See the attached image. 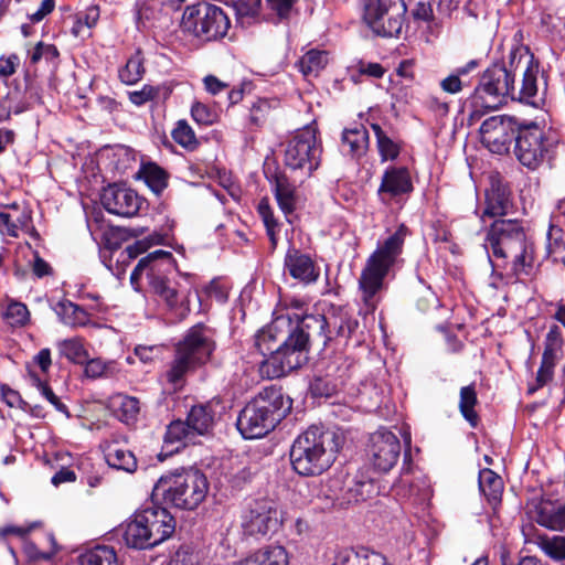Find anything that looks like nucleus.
I'll return each mask as SVG.
<instances>
[{"label":"nucleus","mask_w":565,"mask_h":565,"mask_svg":"<svg viewBox=\"0 0 565 565\" xmlns=\"http://www.w3.org/2000/svg\"><path fill=\"white\" fill-rule=\"evenodd\" d=\"M563 344L564 338L562 330L558 326L553 324L545 337L544 352L540 369L536 373L535 386L529 388L530 393L542 388L552 381L556 362L562 356Z\"/></svg>","instance_id":"6ab92c4d"},{"label":"nucleus","mask_w":565,"mask_h":565,"mask_svg":"<svg viewBox=\"0 0 565 565\" xmlns=\"http://www.w3.org/2000/svg\"><path fill=\"white\" fill-rule=\"evenodd\" d=\"M257 212L260 216L269 238L271 249H275L278 244V234L280 232V223L274 215L273 209L269 205L268 199H262L257 204Z\"/></svg>","instance_id":"ea45409f"},{"label":"nucleus","mask_w":565,"mask_h":565,"mask_svg":"<svg viewBox=\"0 0 565 565\" xmlns=\"http://www.w3.org/2000/svg\"><path fill=\"white\" fill-rule=\"evenodd\" d=\"M25 232L38 237L32 225V212L25 203H12L0 211V233L11 237H18L19 232Z\"/></svg>","instance_id":"412c9836"},{"label":"nucleus","mask_w":565,"mask_h":565,"mask_svg":"<svg viewBox=\"0 0 565 565\" xmlns=\"http://www.w3.org/2000/svg\"><path fill=\"white\" fill-rule=\"evenodd\" d=\"M301 322L302 329L308 331L309 338L312 334H318L326 335L328 339L335 335L348 340L356 334L360 327L359 321L344 308L333 310L329 317L303 316Z\"/></svg>","instance_id":"2eb2a0df"},{"label":"nucleus","mask_w":565,"mask_h":565,"mask_svg":"<svg viewBox=\"0 0 565 565\" xmlns=\"http://www.w3.org/2000/svg\"><path fill=\"white\" fill-rule=\"evenodd\" d=\"M139 174L157 195H160L168 186L169 174L157 163L148 162L142 164Z\"/></svg>","instance_id":"c9c22d12"},{"label":"nucleus","mask_w":565,"mask_h":565,"mask_svg":"<svg viewBox=\"0 0 565 565\" xmlns=\"http://www.w3.org/2000/svg\"><path fill=\"white\" fill-rule=\"evenodd\" d=\"M430 227L433 231L430 233V236L434 242H447L448 241L450 233H449L445 216L439 217L436 221H433Z\"/></svg>","instance_id":"e2e57ef3"},{"label":"nucleus","mask_w":565,"mask_h":565,"mask_svg":"<svg viewBox=\"0 0 565 565\" xmlns=\"http://www.w3.org/2000/svg\"><path fill=\"white\" fill-rule=\"evenodd\" d=\"M78 565H118L113 547L98 545L78 556Z\"/></svg>","instance_id":"4c0bfd02"},{"label":"nucleus","mask_w":565,"mask_h":565,"mask_svg":"<svg viewBox=\"0 0 565 565\" xmlns=\"http://www.w3.org/2000/svg\"><path fill=\"white\" fill-rule=\"evenodd\" d=\"M284 273L308 286L319 279L320 267L310 254L289 246L284 258Z\"/></svg>","instance_id":"aec40b11"},{"label":"nucleus","mask_w":565,"mask_h":565,"mask_svg":"<svg viewBox=\"0 0 565 565\" xmlns=\"http://www.w3.org/2000/svg\"><path fill=\"white\" fill-rule=\"evenodd\" d=\"M160 93L159 86H152V85H143L141 89L134 90L129 93V100L136 105L141 106L148 102L154 100L158 98Z\"/></svg>","instance_id":"6e6d98bb"},{"label":"nucleus","mask_w":565,"mask_h":565,"mask_svg":"<svg viewBox=\"0 0 565 565\" xmlns=\"http://www.w3.org/2000/svg\"><path fill=\"white\" fill-rule=\"evenodd\" d=\"M329 56L327 51L310 50L299 61V70L305 76H318L327 66Z\"/></svg>","instance_id":"a19ab883"},{"label":"nucleus","mask_w":565,"mask_h":565,"mask_svg":"<svg viewBox=\"0 0 565 565\" xmlns=\"http://www.w3.org/2000/svg\"><path fill=\"white\" fill-rule=\"evenodd\" d=\"M401 450L399 438L391 430L380 428L370 436L367 455L379 471H390L398 461Z\"/></svg>","instance_id":"f3484780"},{"label":"nucleus","mask_w":565,"mask_h":565,"mask_svg":"<svg viewBox=\"0 0 565 565\" xmlns=\"http://www.w3.org/2000/svg\"><path fill=\"white\" fill-rule=\"evenodd\" d=\"M478 484L480 492L492 507L501 502L503 480L493 470L484 468L479 471Z\"/></svg>","instance_id":"c756f323"},{"label":"nucleus","mask_w":565,"mask_h":565,"mask_svg":"<svg viewBox=\"0 0 565 565\" xmlns=\"http://www.w3.org/2000/svg\"><path fill=\"white\" fill-rule=\"evenodd\" d=\"M20 64L19 56L17 54H10L9 56L0 57V78H7L13 75L17 67Z\"/></svg>","instance_id":"69168bd1"},{"label":"nucleus","mask_w":565,"mask_h":565,"mask_svg":"<svg viewBox=\"0 0 565 565\" xmlns=\"http://www.w3.org/2000/svg\"><path fill=\"white\" fill-rule=\"evenodd\" d=\"M412 180L408 170L403 167H390L382 177L379 195L382 200H385V196L391 199L407 193L412 191Z\"/></svg>","instance_id":"5701e85b"},{"label":"nucleus","mask_w":565,"mask_h":565,"mask_svg":"<svg viewBox=\"0 0 565 565\" xmlns=\"http://www.w3.org/2000/svg\"><path fill=\"white\" fill-rule=\"evenodd\" d=\"M315 126H306L298 130L287 142L284 161L286 167L310 177L321 162L322 146Z\"/></svg>","instance_id":"9b49d317"},{"label":"nucleus","mask_w":565,"mask_h":565,"mask_svg":"<svg viewBox=\"0 0 565 565\" xmlns=\"http://www.w3.org/2000/svg\"><path fill=\"white\" fill-rule=\"evenodd\" d=\"M341 359H337L331 365L328 366L326 379L316 377L313 380L310 386L313 395L331 396L333 393L337 392L339 384L343 383V379L348 370V367H345L341 373L338 374V362Z\"/></svg>","instance_id":"7c9ffc66"},{"label":"nucleus","mask_w":565,"mask_h":565,"mask_svg":"<svg viewBox=\"0 0 565 565\" xmlns=\"http://www.w3.org/2000/svg\"><path fill=\"white\" fill-rule=\"evenodd\" d=\"M233 565H289V558L285 547L268 545L247 554Z\"/></svg>","instance_id":"393cba45"},{"label":"nucleus","mask_w":565,"mask_h":565,"mask_svg":"<svg viewBox=\"0 0 565 565\" xmlns=\"http://www.w3.org/2000/svg\"><path fill=\"white\" fill-rule=\"evenodd\" d=\"M521 127L522 125L513 117L492 116L486 119L480 127L481 142L491 152L502 154L508 152Z\"/></svg>","instance_id":"dca6fc26"},{"label":"nucleus","mask_w":565,"mask_h":565,"mask_svg":"<svg viewBox=\"0 0 565 565\" xmlns=\"http://www.w3.org/2000/svg\"><path fill=\"white\" fill-rule=\"evenodd\" d=\"M467 86L466 79L457 77L454 73L440 81V88L448 94H457Z\"/></svg>","instance_id":"0e129e2a"},{"label":"nucleus","mask_w":565,"mask_h":565,"mask_svg":"<svg viewBox=\"0 0 565 565\" xmlns=\"http://www.w3.org/2000/svg\"><path fill=\"white\" fill-rule=\"evenodd\" d=\"M262 0H237L235 10L238 17H254L260 9Z\"/></svg>","instance_id":"680f3d73"},{"label":"nucleus","mask_w":565,"mask_h":565,"mask_svg":"<svg viewBox=\"0 0 565 565\" xmlns=\"http://www.w3.org/2000/svg\"><path fill=\"white\" fill-rule=\"evenodd\" d=\"M341 445L335 430L312 425L294 440L289 451L291 467L300 476L321 475L334 462Z\"/></svg>","instance_id":"20e7f679"},{"label":"nucleus","mask_w":565,"mask_h":565,"mask_svg":"<svg viewBox=\"0 0 565 565\" xmlns=\"http://www.w3.org/2000/svg\"><path fill=\"white\" fill-rule=\"evenodd\" d=\"M333 565H390L386 558L375 552L345 550L338 553Z\"/></svg>","instance_id":"473e14b6"},{"label":"nucleus","mask_w":565,"mask_h":565,"mask_svg":"<svg viewBox=\"0 0 565 565\" xmlns=\"http://www.w3.org/2000/svg\"><path fill=\"white\" fill-rule=\"evenodd\" d=\"M292 402L281 388L266 387L239 413L237 429L245 439L262 438L290 412Z\"/></svg>","instance_id":"423d86ee"},{"label":"nucleus","mask_w":565,"mask_h":565,"mask_svg":"<svg viewBox=\"0 0 565 565\" xmlns=\"http://www.w3.org/2000/svg\"><path fill=\"white\" fill-rule=\"evenodd\" d=\"M173 140L189 151L195 150L200 142L191 126L185 120H179L171 132Z\"/></svg>","instance_id":"09e8293b"},{"label":"nucleus","mask_w":565,"mask_h":565,"mask_svg":"<svg viewBox=\"0 0 565 565\" xmlns=\"http://www.w3.org/2000/svg\"><path fill=\"white\" fill-rule=\"evenodd\" d=\"M143 56L140 50H137L119 68L118 76L121 83L134 85L138 83L145 74Z\"/></svg>","instance_id":"58836bf2"},{"label":"nucleus","mask_w":565,"mask_h":565,"mask_svg":"<svg viewBox=\"0 0 565 565\" xmlns=\"http://www.w3.org/2000/svg\"><path fill=\"white\" fill-rule=\"evenodd\" d=\"M282 524L277 504L269 499L255 500L242 514L241 526L245 535L265 537L273 535Z\"/></svg>","instance_id":"4468645a"},{"label":"nucleus","mask_w":565,"mask_h":565,"mask_svg":"<svg viewBox=\"0 0 565 565\" xmlns=\"http://www.w3.org/2000/svg\"><path fill=\"white\" fill-rule=\"evenodd\" d=\"M209 482L198 469H182L162 476L153 487V495L179 509L193 510L205 499Z\"/></svg>","instance_id":"6e6552de"},{"label":"nucleus","mask_w":565,"mask_h":565,"mask_svg":"<svg viewBox=\"0 0 565 565\" xmlns=\"http://www.w3.org/2000/svg\"><path fill=\"white\" fill-rule=\"evenodd\" d=\"M205 292L210 298H214L218 302H225L227 299V291L225 287L216 279H213L205 287Z\"/></svg>","instance_id":"774afa93"},{"label":"nucleus","mask_w":565,"mask_h":565,"mask_svg":"<svg viewBox=\"0 0 565 565\" xmlns=\"http://www.w3.org/2000/svg\"><path fill=\"white\" fill-rule=\"evenodd\" d=\"M487 206L483 214L490 217L503 216L508 213L511 202L509 192L500 185H492L486 195Z\"/></svg>","instance_id":"72a5a7b5"},{"label":"nucleus","mask_w":565,"mask_h":565,"mask_svg":"<svg viewBox=\"0 0 565 565\" xmlns=\"http://www.w3.org/2000/svg\"><path fill=\"white\" fill-rule=\"evenodd\" d=\"M271 105L267 99H258L250 108V122L255 126H262L270 113Z\"/></svg>","instance_id":"4d7b16f0"},{"label":"nucleus","mask_w":565,"mask_h":565,"mask_svg":"<svg viewBox=\"0 0 565 565\" xmlns=\"http://www.w3.org/2000/svg\"><path fill=\"white\" fill-rule=\"evenodd\" d=\"M174 271L175 260L172 253L157 249L138 262L130 275V281L136 285L145 276L151 290L167 308L178 318H184L190 312V288L171 281Z\"/></svg>","instance_id":"7ed1b4c3"},{"label":"nucleus","mask_w":565,"mask_h":565,"mask_svg":"<svg viewBox=\"0 0 565 565\" xmlns=\"http://www.w3.org/2000/svg\"><path fill=\"white\" fill-rule=\"evenodd\" d=\"M539 64L529 58L526 61L525 70L523 71L522 85L519 90L515 89V98L521 103L527 104L533 107H540L542 98L537 95V74Z\"/></svg>","instance_id":"b1692460"},{"label":"nucleus","mask_w":565,"mask_h":565,"mask_svg":"<svg viewBox=\"0 0 565 565\" xmlns=\"http://www.w3.org/2000/svg\"><path fill=\"white\" fill-rule=\"evenodd\" d=\"M514 153L520 163L530 170L537 169L554 153V142L535 122L522 125L515 137Z\"/></svg>","instance_id":"f8f14e48"},{"label":"nucleus","mask_w":565,"mask_h":565,"mask_svg":"<svg viewBox=\"0 0 565 565\" xmlns=\"http://www.w3.org/2000/svg\"><path fill=\"white\" fill-rule=\"evenodd\" d=\"M100 202L109 213L131 217L140 210L142 200L132 189L114 183L104 188Z\"/></svg>","instance_id":"a211bd4d"},{"label":"nucleus","mask_w":565,"mask_h":565,"mask_svg":"<svg viewBox=\"0 0 565 565\" xmlns=\"http://www.w3.org/2000/svg\"><path fill=\"white\" fill-rule=\"evenodd\" d=\"M231 22L224 10L215 4L200 2L185 9L181 26L183 31L200 42L223 39Z\"/></svg>","instance_id":"9d476101"},{"label":"nucleus","mask_w":565,"mask_h":565,"mask_svg":"<svg viewBox=\"0 0 565 565\" xmlns=\"http://www.w3.org/2000/svg\"><path fill=\"white\" fill-rule=\"evenodd\" d=\"M477 392L473 384L461 387L459 409L463 418L472 426L476 427L479 420L478 414L475 411L477 405Z\"/></svg>","instance_id":"79ce46f5"},{"label":"nucleus","mask_w":565,"mask_h":565,"mask_svg":"<svg viewBox=\"0 0 565 565\" xmlns=\"http://www.w3.org/2000/svg\"><path fill=\"white\" fill-rule=\"evenodd\" d=\"M435 0H430L426 8V35L430 34L437 38L441 30V22L433 15V6Z\"/></svg>","instance_id":"338daca9"},{"label":"nucleus","mask_w":565,"mask_h":565,"mask_svg":"<svg viewBox=\"0 0 565 565\" xmlns=\"http://www.w3.org/2000/svg\"><path fill=\"white\" fill-rule=\"evenodd\" d=\"M108 408L120 422L131 424L138 418L140 403L136 397L117 393L109 397Z\"/></svg>","instance_id":"bb28decb"},{"label":"nucleus","mask_w":565,"mask_h":565,"mask_svg":"<svg viewBox=\"0 0 565 565\" xmlns=\"http://www.w3.org/2000/svg\"><path fill=\"white\" fill-rule=\"evenodd\" d=\"M104 454L109 467L130 473L136 471L137 459L135 455L117 443L113 441L107 444L104 448Z\"/></svg>","instance_id":"c85d7f7f"},{"label":"nucleus","mask_w":565,"mask_h":565,"mask_svg":"<svg viewBox=\"0 0 565 565\" xmlns=\"http://www.w3.org/2000/svg\"><path fill=\"white\" fill-rule=\"evenodd\" d=\"M124 540L128 546L134 548L142 550L153 546L140 511L126 525Z\"/></svg>","instance_id":"2f4dec72"},{"label":"nucleus","mask_w":565,"mask_h":565,"mask_svg":"<svg viewBox=\"0 0 565 565\" xmlns=\"http://www.w3.org/2000/svg\"><path fill=\"white\" fill-rule=\"evenodd\" d=\"M196 435L190 427L188 420H174L172 422L166 431L164 443L166 444H177L181 443L186 445L188 443H192Z\"/></svg>","instance_id":"c03bdc74"},{"label":"nucleus","mask_w":565,"mask_h":565,"mask_svg":"<svg viewBox=\"0 0 565 565\" xmlns=\"http://www.w3.org/2000/svg\"><path fill=\"white\" fill-rule=\"evenodd\" d=\"M296 318L291 327V317L281 315L255 335L254 347L263 356L258 363L263 379H278L307 361L309 333L302 329L301 318Z\"/></svg>","instance_id":"f03ea898"},{"label":"nucleus","mask_w":565,"mask_h":565,"mask_svg":"<svg viewBox=\"0 0 565 565\" xmlns=\"http://www.w3.org/2000/svg\"><path fill=\"white\" fill-rule=\"evenodd\" d=\"M275 198L285 214H289L295 210V188L286 179L276 180Z\"/></svg>","instance_id":"49530a36"},{"label":"nucleus","mask_w":565,"mask_h":565,"mask_svg":"<svg viewBox=\"0 0 565 565\" xmlns=\"http://www.w3.org/2000/svg\"><path fill=\"white\" fill-rule=\"evenodd\" d=\"M163 348L161 345H137L135 348V355L139 360L147 364L151 363L157 359H160Z\"/></svg>","instance_id":"bf43d9fd"},{"label":"nucleus","mask_w":565,"mask_h":565,"mask_svg":"<svg viewBox=\"0 0 565 565\" xmlns=\"http://www.w3.org/2000/svg\"><path fill=\"white\" fill-rule=\"evenodd\" d=\"M3 319L12 328H22L30 321V311L24 303L11 301L3 311Z\"/></svg>","instance_id":"8fccbe9b"},{"label":"nucleus","mask_w":565,"mask_h":565,"mask_svg":"<svg viewBox=\"0 0 565 565\" xmlns=\"http://www.w3.org/2000/svg\"><path fill=\"white\" fill-rule=\"evenodd\" d=\"M29 375L32 384L39 390L41 395L45 397L57 412L65 414L68 417L70 413L67 406L61 402V399L53 393L51 387L45 382H43L33 371L29 370Z\"/></svg>","instance_id":"3c124183"},{"label":"nucleus","mask_w":565,"mask_h":565,"mask_svg":"<svg viewBox=\"0 0 565 565\" xmlns=\"http://www.w3.org/2000/svg\"><path fill=\"white\" fill-rule=\"evenodd\" d=\"M214 338V330L203 323L189 329L177 345L174 360L167 372L168 381L177 385L188 372L205 364L216 348Z\"/></svg>","instance_id":"1a4fd4ad"},{"label":"nucleus","mask_w":565,"mask_h":565,"mask_svg":"<svg viewBox=\"0 0 565 565\" xmlns=\"http://www.w3.org/2000/svg\"><path fill=\"white\" fill-rule=\"evenodd\" d=\"M140 512L153 546L162 543L174 532L175 521L167 509L150 505Z\"/></svg>","instance_id":"4be33fe9"},{"label":"nucleus","mask_w":565,"mask_h":565,"mask_svg":"<svg viewBox=\"0 0 565 565\" xmlns=\"http://www.w3.org/2000/svg\"><path fill=\"white\" fill-rule=\"evenodd\" d=\"M376 137L377 150L382 161L395 160L401 151V145L393 139L379 124L371 125Z\"/></svg>","instance_id":"e433bc0d"},{"label":"nucleus","mask_w":565,"mask_h":565,"mask_svg":"<svg viewBox=\"0 0 565 565\" xmlns=\"http://www.w3.org/2000/svg\"><path fill=\"white\" fill-rule=\"evenodd\" d=\"M406 7L402 0H365L363 19L380 36H398L404 24Z\"/></svg>","instance_id":"ddd939ff"},{"label":"nucleus","mask_w":565,"mask_h":565,"mask_svg":"<svg viewBox=\"0 0 565 565\" xmlns=\"http://www.w3.org/2000/svg\"><path fill=\"white\" fill-rule=\"evenodd\" d=\"M186 420L195 435L207 434L214 424V411L212 405L204 404L193 406Z\"/></svg>","instance_id":"f704fd0d"},{"label":"nucleus","mask_w":565,"mask_h":565,"mask_svg":"<svg viewBox=\"0 0 565 565\" xmlns=\"http://www.w3.org/2000/svg\"><path fill=\"white\" fill-rule=\"evenodd\" d=\"M58 349L61 354L73 363L83 364L88 358L84 341L81 338L63 340L58 343Z\"/></svg>","instance_id":"a18cd8bd"},{"label":"nucleus","mask_w":565,"mask_h":565,"mask_svg":"<svg viewBox=\"0 0 565 565\" xmlns=\"http://www.w3.org/2000/svg\"><path fill=\"white\" fill-rule=\"evenodd\" d=\"M355 68L359 74L373 78H381L386 72V70L380 63L367 62L364 60H360L356 63Z\"/></svg>","instance_id":"052dcab7"},{"label":"nucleus","mask_w":565,"mask_h":565,"mask_svg":"<svg viewBox=\"0 0 565 565\" xmlns=\"http://www.w3.org/2000/svg\"><path fill=\"white\" fill-rule=\"evenodd\" d=\"M537 522L550 530H565V503L557 508L542 507L537 513Z\"/></svg>","instance_id":"37998d69"},{"label":"nucleus","mask_w":565,"mask_h":565,"mask_svg":"<svg viewBox=\"0 0 565 565\" xmlns=\"http://www.w3.org/2000/svg\"><path fill=\"white\" fill-rule=\"evenodd\" d=\"M539 546L552 561L565 565V535L544 537Z\"/></svg>","instance_id":"de8ad7c7"},{"label":"nucleus","mask_w":565,"mask_h":565,"mask_svg":"<svg viewBox=\"0 0 565 565\" xmlns=\"http://www.w3.org/2000/svg\"><path fill=\"white\" fill-rule=\"evenodd\" d=\"M297 2L298 0H266V6L279 20H286Z\"/></svg>","instance_id":"13d9d810"},{"label":"nucleus","mask_w":565,"mask_h":565,"mask_svg":"<svg viewBox=\"0 0 565 565\" xmlns=\"http://www.w3.org/2000/svg\"><path fill=\"white\" fill-rule=\"evenodd\" d=\"M406 232L407 228L401 225L371 254L361 271L359 290L367 312H374L382 299V291L385 288L384 279L402 253Z\"/></svg>","instance_id":"39448f33"},{"label":"nucleus","mask_w":565,"mask_h":565,"mask_svg":"<svg viewBox=\"0 0 565 565\" xmlns=\"http://www.w3.org/2000/svg\"><path fill=\"white\" fill-rule=\"evenodd\" d=\"M515 98L514 74L504 64L489 66L480 76L479 84L468 99V124L473 125L484 114L483 109H495Z\"/></svg>","instance_id":"0eeeda50"},{"label":"nucleus","mask_w":565,"mask_h":565,"mask_svg":"<svg viewBox=\"0 0 565 565\" xmlns=\"http://www.w3.org/2000/svg\"><path fill=\"white\" fill-rule=\"evenodd\" d=\"M60 53L54 44L38 42L35 46L29 51V58L31 64H38L40 61L53 62L58 57Z\"/></svg>","instance_id":"864d4df0"},{"label":"nucleus","mask_w":565,"mask_h":565,"mask_svg":"<svg viewBox=\"0 0 565 565\" xmlns=\"http://www.w3.org/2000/svg\"><path fill=\"white\" fill-rule=\"evenodd\" d=\"M369 148V132L363 125L345 128L341 137V149L352 158L362 157Z\"/></svg>","instance_id":"a878e982"},{"label":"nucleus","mask_w":565,"mask_h":565,"mask_svg":"<svg viewBox=\"0 0 565 565\" xmlns=\"http://www.w3.org/2000/svg\"><path fill=\"white\" fill-rule=\"evenodd\" d=\"M85 374L87 377L97 379L110 376L117 372V364L114 361L105 362L99 358L86 360Z\"/></svg>","instance_id":"603ef678"},{"label":"nucleus","mask_w":565,"mask_h":565,"mask_svg":"<svg viewBox=\"0 0 565 565\" xmlns=\"http://www.w3.org/2000/svg\"><path fill=\"white\" fill-rule=\"evenodd\" d=\"M192 118L200 125L210 126L216 122L217 113L215 109L209 107L207 105L196 102L191 107Z\"/></svg>","instance_id":"5fc2aeb1"},{"label":"nucleus","mask_w":565,"mask_h":565,"mask_svg":"<svg viewBox=\"0 0 565 565\" xmlns=\"http://www.w3.org/2000/svg\"><path fill=\"white\" fill-rule=\"evenodd\" d=\"M60 321L71 328L86 327L90 322L89 313L68 299L57 301L53 308Z\"/></svg>","instance_id":"cd10ccee"},{"label":"nucleus","mask_w":565,"mask_h":565,"mask_svg":"<svg viewBox=\"0 0 565 565\" xmlns=\"http://www.w3.org/2000/svg\"><path fill=\"white\" fill-rule=\"evenodd\" d=\"M483 247L491 265V277L501 284H515L535 273V246L518 220H495L487 230Z\"/></svg>","instance_id":"f257e3e1"}]
</instances>
